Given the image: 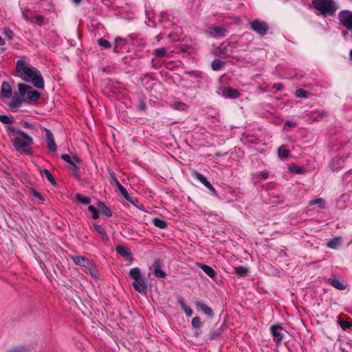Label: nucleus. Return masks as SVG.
Here are the masks:
<instances>
[{"mask_svg": "<svg viewBox=\"0 0 352 352\" xmlns=\"http://www.w3.org/2000/svg\"><path fill=\"white\" fill-rule=\"evenodd\" d=\"M153 223L155 227L159 228L160 229H165L168 226L167 222L165 220H163L160 218H154L153 219Z\"/></svg>", "mask_w": 352, "mask_h": 352, "instance_id": "nucleus-26", "label": "nucleus"}, {"mask_svg": "<svg viewBox=\"0 0 352 352\" xmlns=\"http://www.w3.org/2000/svg\"><path fill=\"white\" fill-rule=\"evenodd\" d=\"M25 95H27L28 99V102H35L41 96L40 93L38 91L33 90L31 87L30 89L27 90Z\"/></svg>", "mask_w": 352, "mask_h": 352, "instance_id": "nucleus-17", "label": "nucleus"}, {"mask_svg": "<svg viewBox=\"0 0 352 352\" xmlns=\"http://www.w3.org/2000/svg\"><path fill=\"white\" fill-rule=\"evenodd\" d=\"M271 333L274 337L278 338L280 340L283 338L281 333V327L280 326H272L270 328Z\"/></svg>", "mask_w": 352, "mask_h": 352, "instance_id": "nucleus-29", "label": "nucleus"}, {"mask_svg": "<svg viewBox=\"0 0 352 352\" xmlns=\"http://www.w3.org/2000/svg\"><path fill=\"white\" fill-rule=\"evenodd\" d=\"M9 352H27V351L23 348H19L10 350Z\"/></svg>", "mask_w": 352, "mask_h": 352, "instance_id": "nucleus-54", "label": "nucleus"}, {"mask_svg": "<svg viewBox=\"0 0 352 352\" xmlns=\"http://www.w3.org/2000/svg\"><path fill=\"white\" fill-rule=\"evenodd\" d=\"M42 173H43V175L46 177V178L47 179V180L49 181V182L55 186L56 184V180L54 177V176L52 175V174L50 173V171L47 169H43Z\"/></svg>", "mask_w": 352, "mask_h": 352, "instance_id": "nucleus-35", "label": "nucleus"}, {"mask_svg": "<svg viewBox=\"0 0 352 352\" xmlns=\"http://www.w3.org/2000/svg\"><path fill=\"white\" fill-rule=\"evenodd\" d=\"M61 159L74 166H76V164H78L80 162V160L79 157H78L76 156L72 157L67 154L62 155Z\"/></svg>", "mask_w": 352, "mask_h": 352, "instance_id": "nucleus-18", "label": "nucleus"}, {"mask_svg": "<svg viewBox=\"0 0 352 352\" xmlns=\"http://www.w3.org/2000/svg\"><path fill=\"white\" fill-rule=\"evenodd\" d=\"M133 259L132 258H130V261H129V263H131V262H132V261H133Z\"/></svg>", "mask_w": 352, "mask_h": 352, "instance_id": "nucleus-64", "label": "nucleus"}, {"mask_svg": "<svg viewBox=\"0 0 352 352\" xmlns=\"http://www.w3.org/2000/svg\"><path fill=\"white\" fill-rule=\"evenodd\" d=\"M350 58H351V59H352V50L350 52Z\"/></svg>", "mask_w": 352, "mask_h": 352, "instance_id": "nucleus-63", "label": "nucleus"}, {"mask_svg": "<svg viewBox=\"0 0 352 352\" xmlns=\"http://www.w3.org/2000/svg\"><path fill=\"white\" fill-rule=\"evenodd\" d=\"M275 87H276L277 90H280L282 88V85L281 84H277V85H275Z\"/></svg>", "mask_w": 352, "mask_h": 352, "instance_id": "nucleus-58", "label": "nucleus"}, {"mask_svg": "<svg viewBox=\"0 0 352 352\" xmlns=\"http://www.w3.org/2000/svg\"><path fill=\"white\" fill-rule=\"evenodd\" d=\"M88 210L90 212H91L92 214V217L94 219H97L98 217H99V213H98V211L97 210V208L91 205L88 207Z\"/></svg>", "mask_w": 352, "mask_h": 352, "instance_id": "nucleus-43", "label": "nucleus"}, {"mask_svg": "<svg viewBox=\"0 0 352 352\" xmlns=\"http://www.w3.org/2000/svg\"><path fill=\"white\" fill-rule=\"evenodd\" d=\"M12 143L15 149L19 153L23 152L27 155H31V152L28 148L32 144L33 139L24 131H21L19 132V133L14 137Z\"/></svg>", "mask_w": 352, "mask_h": 352, "instance_id": "nucleus-3", "label": "nucleus"}, {"mask_svg": "<svg viewBox=\"0 0 352 352\" xmlns=\"http://www.w3.org/2000/svg\"><path fill=\"white\" fill-rule=\"evenodd\" d=\"M154 274L157 278H165L166 276V274L164 272L160 265H156L154 267Z\"/></svg>", "mask_w": 352, "mask_h": 352, "instance_id": "nucleus-33", "label": "nucleus"}, {"mask_svg": "<svg viewBox=\"0 0 352 352\" xmlns=\"http://www.w3.org/2000/svg\"><path fill=\"white\" fill-rule=\"evenodd\" d=\"M30 89V86L20 83L18 85V92H14L10 102L9 107L12 111H16L21 106L24 100V96L27 92V90Z\"/></svg>", "mask_w": 352, "mask_h": 352, "instance_id": "nucleus-4", "label": "nucleus"}, {"mask_svg": "<svg viewBox=\"0 0 352 352\" xmlns=\"http://www.w3.org/2000/svg\"><path fill=\"white\" fill-rule=\"evenodd\" d=\"M108 174H109V178H110V179H109L110 183L112 185L115 184L118 187L119 186V184H121L120 182L117 179L115 173L113 171L109 170L108 171Z\"/></svg>", "mask_w": 352, "mask_h": 352, "instance_id": "nucleus-39", "label": "nucleus"}, {"mask_svg": "<svg viewBox=\"0 0 352 352\" xmlns=\"http://www.w3.org/2000/svg\"><path fill=\"white\" fill-rule=\"evenodd\" d=\"M139 108H140V110H144V109H146V105H145V104H144L143 102H142L140 104V107H139Z\"/></svg>", "mask_w": 352, "mask_h": 352, "instance_id": "nucleus-55", "label": "nucleus"}, {"mask_svg": "<svg viewBox=\"0 0 352 352\" xmlns=\"http://www.w3.org/2000/svg\"><path fill=\"white\" fill-rule=\"evenodd\" d=\"M206 33L214 38L225 36L227 30L221 26H210L206 30Z\"/></svg>", "mask_w": 352, "mask_h": 352, "instance_id": "nucleus-7", "label": "nucleus"}, {"mask_svg": "<svg viewBox=\"0 0 352 352\" xmlns=\"http://www.w3.org/2000/svg\"><path fill=\"white\" fill-rule=\"evenodd\" d=\"M126 44V40L121 38V37H117L115 39V47H114V52L116 53H118L120 52L122 45H124Z\"/></svg>", "mask_w": 352, "mask_h": 352, "instance_id": "nucleus-25", "label": "nucleus"}, {"mask_svg": "<svg viewBox=\"0 0 352 352\" xmlns=\"http://www.w3.org/2000/svg\"><path fill=\"white\" fill-rule=\"evenodd\" d=\"M46 133V142L49 150L52 152H55L57 150V146L54 138L52 133L47 129H45Z\"/></svg>", "mask_w": 352, "mask_h": 352, "instance_id": "nucleus-10", "label": "nucleus"}, {"mask_svg": "<svg viewBox=\"0 0 352 352\" xmlns=\"http://www.w3.org/2000/svg\"><path fill=\"white\" fill-rule=\"evenodd\" d=\"M76 201H78L85 205L89 204L91 202L90 198H89L87 197H83L79 193L76 195Z\"/></svg>", "mask_w": 352, "mask_h": 352, "instance_id": "nucleus-40", "label": "nucleus"}, {"mask_svg": "<svg viewBox=\"0 0 352 352\" xmlns=\"http://www.w3.org/2000/svg\"><path fill=\"white\" fill-rule=\"evenodd\" d=\"M36 197H38V198H41V196L40 195L39 193L38 192H36L35 195H34Z\"/></svg>", "mask_w": 352, "mask_h": 352, "instance_id": "nucleus-61", "label": "nucleus"}, {"mask_svg": "<svg viewBox=\"0 0 352 352\" xmlns=\"http://www.w3.org/2000/svg\"><path fill=\"white\" fill-rule=\"evenodd\" d=\"M98 43L100 46H101L104 48H106V49H109L111 46V44L110 43V42H109L107 40L104 39V38H100L98 40Z\"/></svg>", "mask_w": 352, "mask_h": 352, "instance_id": "nucleus-45", "label": "nucleus"}, {"mask_svg": "<svg viewBox=\"0 0 352 352\" xmlns=\"http://www.w3.org/2000/svg\"><path fill=\"white\" fill-rule=\"evenodd\" d=\"M176 32H181V29L180 28H177L176 29Z\"/></svg>", "mask_w": 352, "mask_h": 352, "instance_id": "nucleus-62", "label": "nucleus"}, {"mask_svg": "<svg viewBox=\"0 0 352 352\" xmlns=\"http://www.w3.org/2000/svg\"><path fill=\"white\" fill-rule=\"evenodd\" d=\"M72 260L76 265L85 267L89 271H91L93 267L92 263L85 256H75L72 257Z\"/></svg>", "mask_w": 352, "mask_h": 352, "instance_id": "nucleus-8", "label": "nucleus"}, {"mask_svg": "<svg viewBox=\"0 0 352 352\" xmlns=\"http://www.w3.org/2000/svg\"><path fill=\"white\" fill-rule=\"evenodd\" d=\"M133 286L135 289L140 294H144L147 290V285L144 277L133 281Z\"/></svg>", "mask_w": 352, "mask_h": 352, "instance_id": "nucleus-11", "label": "nucleus"}, {"mask_svg": "<svg viewBox=\"0 0 352 352\" xmlns=\"http://www.w3.org/2000/svg\"><path fill=\"white\" fill-rule=\"evenodd\" d=\"M22 15H23V19L27 21H32V19H31L30 16H28V14L25 12V11H22Z\"/></svg>", "mask_w": 352, "mask_h": 352, "instance_id": "nucleus-53", "label": "nucleus"}, {"mask_svg": "<svg viewBox=\"0 0 352 352\" xmlns=\"http://www.w3.org/2000/svg\"><path fill=\"white\" fill-rule=\"evenodd\" d=\"M1 95L3 97L9 98L12 95V89L8 82H3L1 85Z\"/></svg>", "mask_w": 352, "mask_h": 352, "instance_id": "nucleus-15", "label": "nucleus"}, {"mask_svg": "<svg viewBox=\"0 0 352 352\" xmlns=\"http://www.w3.org/2000/svg\"><path fill=\"white\" fill-rule=\"evenodd\" d=\"M328 115V112L324 110L312 111L309 113V118L314 120H317L318 118L327 117Z\"/></svg>", "mask_w": 352, "mask_h": 352, "instance_id": "nucleus-21", "label": "nucleus"}, {"mask_svg": "<svg viewBox=\"0 0 352 352\" xmlns=\"http://www.w3.org/2000/svg\"><path fill=\"white\" fill-rule=\"evenodd\" d=\"M195 304L196 307L197 309H200L201 311H202L206 315H207L210 317L213 316V314H214L213 311L208 305H206V304H204V302H202L201 301H196Z\"/></svg>", "mask_w": 352, "mask_h": 352, "instance_id": "nucleus-14", "label": "nucleus"}, {"mask_svg": "<svg viewBox=\"0 0 352 352\" xmlns=\"http://www.w3.org/2000/svg\"><path fill=\"white\" fill-rule=\"evenodd\" d=\"M289 151L280 146L278 149V155L280 159H286L289 156Z\"/></svg>", "mask_w": 352, "mask_h": 352, "instance_id": "nucleus-36", "label": "nucleus"}, {"mask_svg": "<svg viewBox=\"0 0 352 352\" xmlns=\"http://www.w3.org/2000/svg\"><path fill=\"white\" fill-rule=\"evenodd\" d=\"M98 207L100 208L102 213L104 214L107 217H111V212L110 209L105 206V204L102 202H98Z\"/></svg>", "mask_w": 352, "mask_h": 352, "instance_id": "nucleus-37", "label": "nucleus"}, {"mask_svg": "<svg viewBox=\"0 0 352 352\" xmlns=\"http://www.w3.org/2000/svg\"><path fill=\"white\" fill-rule=\"evenodd\" d=\"M193 176L198 181H199L201 184H203L212 193V195H216V190H215L214 188L210 183V182L208 181V179L204 175H202L201 173H200L199 172L195 171L193 173Z\"/></svg>", "mask_w": 352, "mask_h": 352, "instance_id": "nucleus-9", "label": "nucleus"}, {"mask_svg": "<svg viewBox=\"0 0 352 352\" xmlns=\"http://www.w3.org/2000/svg\"><path fill=\"white\" fill-rule=\"evenodd\" d=\"M252 30L261 36H264L268 31L269 26L267 23L260 19H254L250 22Z\"/></svg>", "mask_w": 352, "mask_h": 352, "instance_id": "nucleus-5", "label": "nucleus"}, {"mask_svg": "<svg viewBox=\"0 0 352 352\" xmlns=\"http://www.w3.org/2000/svg\"><path fill=\"white\" fill-rule=\"evenodd\" d=\"M312 4L318 14L324 16H333L338 9V4L334 0H313Z\"/></svg>", "mask_w": 352, "mask_h": 352, "instance_id": "nucleus-2", "label": "nucleus"}, {"mask_svg": "<svg viewBox=\"0 0 352 352\" xmlns=\"http://www.w3.org/2000/svg\"><path fill=\"white\" fill-rule=\"evenodd\" d=\"M6 129H7V131L9 133H11L13 135H14V137H16L19 133V132H21L22 131L21 129H19L13 126H10V125L7 126Z\"/></svg>", "mask_w": 352, "mask_h": 352, "instance_id": "nucleus-44", "label": "nucleus"}, {"mask_svg": "<svg viewBox=\"0 0 352 352\" xmlns=\"http://www.w3.org/2000/svg\"><path fill=\"white\" fill-rule=\"evenodd\" d=\"M81 0H72V2L75 4H79Z\"/></svg>", "mask_w": 352, "mask_h": 352, "instance_id": "nucleus-60", "label": "nucleus"}, {"mask_svg": "<svg viewBox=\"0 0 352 352\" xmlns=\"http://www.w3.org/2000/svg\"><path fill=\"white\" fill-rule=\"evenodd\" d=\"M121 195L129 202L133 203L132 197L128 193L126 189L122 185L119 184L117 187Z\"/></svg>", "mask_w": 352, "mask_h": 352, "instance_id": "nucleus-27", "label": "nucleus"}, {"mask_svg": "<svg viewBox=\"0 0 352 352\" xmlns=\"http://www.w3.org/2000/svg\"><path fill=\"white\" fill-rule=\"evenodd\" d=\"M153 54L157 58H168L170 52L166 47L156 49L153 51Z\"/></svg>", "mask_w": 352, "mask_h": 352, "instance_id": "nucleus-19", "label": "nucleus"}, {"mask_svg": "<svg viewBox=\"0 0 352 352\" xmlns=\"http://www.w3.org/2000/svg\"><path fill=\"white\" fill-rule=\"evenodd\" d=\"M224 63L219 58L214 59L212 63V68L214 71L220 70L223 66Z\"/></svg>", "mask_w": 352, "mask_h": 352, "instance_id": "nucleus-34", "label": "nucleus"}, {"mask_svg": "<svg viewBox=\"0 0 352 352\" xmlns=\"http://www.w3.org/2000/svg\"><path fill=\"white\" fill-rule=\"evenodd\" d=\"M294 170L298 173H302V168L300 167H299V166H296L294 168Z\"/></svg>", "mask_w": 352, "mask_h": 352, "instance_id": "nucleus-56", "label": "nucleus"}, {"mask_svg": "<svg viewBox=\"0 0 352 352\" xmlns=\"http://www.w3.org/2000/svg\"><path fill=\"white\" fill-rule=\"evenodd\" d=\"M117 252L124 258L130 256L132 254L131 250L125 246L118 245L116 248Z\"/></svg>", "mask_w": 352, "mask_h": 352, "instance_id": "nucleus-20", "label": "nucleus"}, {"mask_svg": "<svg viewBox=\"0 0 352 352\" xmlns=\"http://www.w3.org/2000/svg\"><path fill=\"white\" fill-rule=\"evenodd\" d=\"M338 19L342 25L347 28L349 30H352V12L349 10H342L338 14Z\"/></svg>", "mask_w": 352, "mask_h": 352, "instance_id": "nucleus-6", "label": "nucleus"}, {"mask_svg": "<svg viewBox=\"0 0 352 352\" xmlns=\"http://www.w3.org/2000/svg\"><path fill=\"white\" fill-rule=\"evenodd\" d=\"M44 21V17L41 15H36L34 17V22L38 25H41Z\"/></svg>", "mask_w": 352, "mask_h": 352, "instance_id": "nucleus-51", "label": "nucleus"}, {"mask_svg": "<svg viewBox=\"0 0 352 352\" xmlns=\"http://www.w3.org/2000/svg\"><path fill=\"white\" fill-rule=\"evenodd\" d=\"M328 282L335 288L340 289V290H344L346 288V283L344 281H342L339 278H329Z\"/></svg>", "mask_w": 352, "mask_h": 352, "instance_id": "nucleus-13", "label": "nucleus"}, {"mask_svg": "<svg viewBox=\"0 0 352 352\" xmlns=\"http://www.w3.org/2000/svg\"><path fill=\"white\" fill-rule=\"evenodd\" d=\"M258 177L260 178V179H266L269 177V174L268 173L265 172V171H263V172H261Z\"/></svg>", "mask_w": 352, "mask_h": 352, "instance_id": "nucleus-52", "label": "nucleus"}, {"mask_svg": "<svg viewBox=\"0 0 352 352\" xmlns=\"http://www.w3.org/2000/svg\"><path fill=\"white\" fill-rule=\"evenodd\" d=\"M296 123L292 121H286L284 124V129L288 131L290 128L296 126Z\"/></svg>", "mask_w": 352, "mask_h": 352, "instance_id": "nucleus-48", "label": "nucleus"}, {"mask_svg": "<svg viewBox=\"0 0 352 352\" xmlns=\"http://www.w3.org/2000/svg\"><path fill=\"white\" fill-rule=\"evenodd\" d=\"M338 322L340 326L344 329H349L351 327V324L346 320H338Z\"/></svg>", "mask_w": 352, "mask_h": 352, "instance_id": "nucleus-49", "label": "nucleus"}, {"mask_svg": "<svg viewBox=\"0 0 352 352\" xmlns=\"http://www.w3.org/2000/svg\"><path fill=\"white\" fill-rule=\"evenodd\" d=\"M221 329H217L214 331H212L210 333V338L212 340H215L219 338L221 336Z\"/></svg>", "mask_w": 352, "mask_h": 352, "instance_id": "nucleus-46", "label": "nucleus"}, {"mask_svg": "<svg viewBox=\"0 0 352 352\" xmlns=\"http://www.w3.org/2000/svg\"><path fill=\"white\" fill-rule=\"evenodd\" d=\"M234 272L235 274H236L237 275H239L240 276H245L248 274L249 270L246 267L240 266V267H234Z\"/></svg>", "mask_w": 352, "mask_h": 352, "instance_id": "nucleus-31", "label": "nucleus"}, {"mask_svg": "<svg viewBox=\"0 0 352 352\" xmlns=\"http://www.w3.org/2000/svg\"><path fill=\"white\" fill-rule=\"evenodd\" d=\"M191 324L194 328H200L201 327V321L199 317H194L192 319Z\"/></svg>", "mask_w": 352, "mask_h": 352, "instance_id": "nucleus-47", "label": "nucleus"}, {"mask_svg": "<svg viewBox=\"0 0 352 352\" xmlns=\"http://www.w3.org/2000/svg\"><path fill=\"white\" fill-rule=\"evenodd\" d=\"M0 121L3 124H9L14 122V118L6 115H0Z\"/></svg>", "mask_w": 352, "mask_h": 352, "instance_id": "nucleus-41", "label": "nucleus"}, {"mask_svg": "<svg viewBox=\"0 0 352 352\" xmlns=\"http://www.w3.org/2000/svg\"><path fill=\"white\" fill-rule=\"evenodd\" d=\"M3 34L8 37L10 40L12 39L13 38V32L9 28H5L3 30Z\"/></svg>", "mask_w": 352, "mask_h": 352, "instance_id": "nucleus-50", "label": "nucleus"}, {"mask_svg": "<svg viewBox=\"0 0 352 352\" xmlns=\"http://www.w3.org/2000/svg\"><path fill=\"white\" fill-rule=\"evenodd\" d=\"M344 162V160L342 159L341 157H336L333 158V160L329 163V167L333 170H338L343 165Z\"/></svg>", "mask_w": 352, "mask_h": 352, "instance_id": "nucleus-16", "label": "nucleus"}, {"mask_svg": "<svg viewBox=\"0 0 352 352\" xmlns=\"http://www.w3.org/2000/svg\"><path fill=\"white\" fill-rule=\"evenodd\" d=\"M221 94L223 97L227 98H236L239 96V91L230 87H225L222 89Z\"/></svg>", "mask_w": 352, "mask_h": 352, "instance_id": "nucleus-12", "label": "nucleus"}, {"mask_svg": "<svg viewBox=\"0 0 352 352\" xmlns=\"http://www.w3.org/2000/svg\"><path fill=\"white\" fill-rule=\"evenodd\" d=\"M170 106L174 108L176 110H182V111H184L187 109V106L186 104H184V102H182L180 101H178V100H175L173 101Z\"/></svg>", "mask_w": 352, "mask_h": 352, "instance_id": "nucleus-32", "label": "nucleus"}, {"mask_svg": "<svg viewBox=\"0 0 352 352\" xmlns=\"http://www.w3.org/2000/svg\"><path fill=\"white\" fill-rule=\"evenodd\" d=\"M342 244L340 237H335L329 241L327 243V247L331 249H338Z\"/></svg>", "mask_w": 352, "mask_h": 352, "instance_id": "nucleus-22", "label": "nucleus"}, {"mask_svg": "<svg viewBox=\"0 0 352 352\" xmlns=\"http://www.w3.org/2000/svg\"><path fill=\"white\" fill-rule=\"evenodd\" d=\"M295 95L298 98H307L309 96V93L302 89H298L296 91Z\"/></svg>", "mask_w": 352, "mask_h": 352, "instance_id": "nucleus-42", "label": "nucleus"}, {"mask_svg": "<svg viewBox=\"0 0 352 352\" xmlns=\"http://www.w3.org/2000/svg\"><path fill=\"white\" fill-rule=\"evenodd\" d=\"M129 276L133 279V281L141 279L144 277L141 273V270L139 267L132 268L129 272Z\"/></svg>", "mask_w": 352, "mask_h": 352, "instance_id": "nucleus-23", "label": "nucleus"}, {"mask_svg": "<svg viewBox=\"0 0 352 352\" xmlns=\"http://www.w3.org/2000/svg\"><path fill=\"white\" fill-rule=\"evenodd\" d=\"M16 72L23 81L32 83L37 89L44 88L45 82L40 71L31 66L25 57H21L16 61Z\"/></svg>", "mask_w": 352, "mask_h": 352, "instance_id": "nucleus-1", "label": "nucleus"}, {"mask_svg": "<svg viewBox=\"0 0 352 352\" xmlns=\"http://www.w3.org/2000/svg\"><path fill=\"white\" fill-rule=\"evenodd\" d=\"M162 38V36L160 34H158L156 36V39H157V41H160Z\"/></svg>", "mask_w": 352, "mask_h": 352, "instance_id": "nucleus-59", "label": "nucleus"}, {"mask_svg": "<svg viewBox=\"0 0 352 352\" xmlns=\"http://www.w3.org/2000/svg\"><path fill=\"white\" fill-rule=\"evenodd\" d=\"M314 205H318L320 208L323 209L325 208V201L322 198L310 201L309 206Z\"/></svg>", "mask_w": 352, "mask_h": 352, "instance_id": "nucleus-38", "label": "nucleus"}, {"mask_svg": "<svg viewBox=\"0 0 352 352\" xmlns=\"http://www.w3.org/2000/svg\"><path fill=\"white\" fill-rule=\"evenodd\" d=\"M24 126H25L26 128H28V129H32V128L33 127V125H32V124H30V123H28V122H25L24 123Z\"/></svg>", "mask_w": 352, "mask_h": 352, "instance_id": "nucleus-57", "label": "nucleus"}, {"mask_svg": "<svg viewBox=\"0 0 352 352\" xmlns=\"http://www.w3.org/2000/svg\"><path fill=\"white\" fill-rule=\"evenodd\" d=\"M93 226L95 230L102 236L103 240L107 241L109 239L108 235L107 234L105 230L102 228V226L94 224Z\"/></svg>", "mask_w": 352, "mask_h": 352, "instance_id": "nucleus-28", "label": "nucleus"}, {"mask_svg": "<svg viewBox=\"0 0 352 352\" xmlns=\"http://www.w3.org/2000/svg\"><path fill=\"white\" fill-rule=\"evenodd\" d=\"M179 303L181 308L186 313L187 316L190 317L192 315V314H193L192 310L189 307H188L186 305V304L184 302V301L182 298H180L179 300Z\"/></svg>", "mask_w": 352, "mask_h": 352, "instance_id": "nucleus-30", "label": "nucleus"}, {"mask_svg": "<svg viewBox=\"0 0 352 352\" xmlns=\"http://www.w3.org/2000/svg\"><path fill=\"white\" fill-rule=\"evenodd\" d=\"M198 266L210 278L216 276L215 271L210 266L204 264H198Z\"/></svg>", "mask_w": 352, "mask_h": 352, "instance_id": "nucleus-24", "label": "nucleus"}]
</instances>
